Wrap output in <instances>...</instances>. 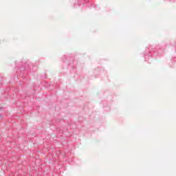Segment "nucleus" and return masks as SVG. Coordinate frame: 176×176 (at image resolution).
Returning a JSON list of instances; mask_svg holds the SVG:
<instances>
[{
  "label": "nucleus",
  "mask_w": 176,
  "mask_h": 176,
  "mask_svg": "<svg viewBox=\"0 0 176 176\" xmlns=\"http://www.w3.org/2000/svg\"><path fill=\"white\" fill-rule=\"evenodd\" d=\"M146 56H148V57H151L152 55L151 54V51L149 50V49H147L145 54H144V57H146Z\"/></svg>",
  "instance_id": "nucleus-1"
}]
</instances>
